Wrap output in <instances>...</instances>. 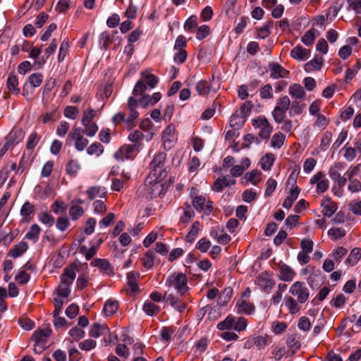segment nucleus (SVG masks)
Instances as JSON below:
<instances>
[{
	"label": "nucleus",
	"mask_w": 361,
	"mask_h": 361,
	"mask_svg": "<svg viewBox=\"0 0 361 361\" xmlns=\"http://www.w3.org/2000/svg\"><path fill=\"white\" fill-rule=\"evenodd\" d=\"M289 293L296 299H294L292 296L286 295L284 298V304L289 313L295 314L301 310L300 304H304L309 300L310 290L304 282L295 281L290 286Z\"/></svg>",
	"instance_id": "1"
},
{
	"label": "nucleus",
	"mask_w": 361,
	"mask_h": 361,
	"mask_svg": "<svg viewBox=\"0 0 361 361\" xmlns=\"http://www.w3.org/2000/svg\"><path fill=\"white\" fill-rule=\"evenodd\" d=\"M76 267L74 265L66 267L61 275V283L57 289L59 296L68 297L71 290L70 286L73 283L76 276Z\"/></svg>",
	"instance_id": "2"
},
{
	"label": "nucleus",
	"mask_w": 361,
	"mask_h": 361,
	"mask_svg": "<svg viewBox=\"0 0 361 361\" xmlns=\"http://www.w3.org/2000/svg\"><path fill=\"white\" fill-rule=\"evenodd\" d=\"M166 286L174 288L180 295H184L188 290V278L181 272H174L170 275L166 281Z\"/></svg>",
	"instance_id": "3"
},
{
	"label": "nucleus",
	"mask_w": 361,
	"mask_h": 361,
	"mask_svg": "<svg viewBox=\"0 0 361 361\" xmlns=\"http://www.w3.org/2000/svg\"><path fill=\"white\" fill-rule=\"evenodd\" d=\"M290 106V100L286 95L279 97L272 111V116L277 123H281L286 116V113Z\"/></svg>",
	"instance_id": "4"
},
{
	"label": "nucleus",
	"mask_w": 361,
	"mask_h": 361,
	"mask_svg": "<svg viewBox=\"0 0 361 361\" xmlns=\"http://www.w3.org/2000/svg\"><path fill=\"white\" fill-rule=\"evenodd\" d=\"M138 102L134 97H130L128 99L126 108L128 110V117L126 121V126L128 130H131L136 126V120L139 117V112L137 111Z\"/></svg>",
	"instance_id": "5"
},
{
	"label": "nucleus",
	"mask_w": 361,
	"mask_h": 361,
	"mask_svg": "<svg viewBox=\"0 0 361 361\" xmlns=\"http://www.w3.org/2000/svg\"><path fill=\"white\" fill-rule=\"evenodd\" d=\"M255 128L259 129V136L262 140H267L272 132V127L265 116H259L252 121Z\"/></svg>",
	"instance_id": "6"
},
{
	"label": "nucleus",
	"mask_w": 361,
	"mask_h": 361,
	"mask_svg": "<svg viewBox=\"0 0 361 361\" xmlns=\"http://www.w3.org/2000/svg\"><path fill=\"white\" fill-rule=\"evenodd\" d=\"M84 130L79 127H73L68 135L67 141H75V147L78 151H82L87 146L89 141L83 137Z\"/></svg>",
	"instance_id": "7"
},
{
	"label": "nucleus",
	"mask_w": 361,
	"mask_h": 361,
	"mask_svg": "<svg viewBox=\"0 0 361 361\" xmlns=\"http://www.w3.org/2000/svg\"><path fill=\"white\" fill-rule=\"evenodd\" d=\"M311 184H317L316 191L317 193H323L326 191L329 186V180L326 178L322 171H318L310 179Z\"/></svg>",
	"instance_id": "8"
},
{
	"label": "nucleus",
	"mask_w": 361,
	"mask_h": 361,
	"mask_svg": "<svg viewBox=\"0 0 361 361\" xmlns=\"http://www.w3.org/2000/svg\"><path fill=\"white\" fill-rule=\"evenodd\" d=\"M235 309L238 314L250 315L254 313L255 306L249 299L240 298L236 302Z\"/></svg>",
	"instance_id": "9"
},
{
	"label": "nucleus",
	"mask_w": 361,
	"mask_h": 361,
	"mask_svg": "<svg viewBox=\"0 0 361 361\" xmlns=\"http://www.w3.org/2000/svg\"><path fill=\"white\" fill-rule=\"evenodd\" d=\"M268 67L270 71V77L274 80L287 78L290 73L289 71L278 63L271 62L269 63Z\"/></svg>",
	"instance_id": "10"
},
{
	"label": "nucleus",
	"mask_w": 361,
	"mask_h": 361,
	"mask_svg": "<svg viewBox=\"0 0 361 361\" xmlns=\"http://www.w3.org/2000/svg\"><path fill=\"white\" fill-rule=\"evenodd\" d=\"M25 136L24 131L19 128H13L6 137V143L11 147H13L21 142Z\"/></svg>",
	"instance_id": "11"
},
{
	"label": "nucleus",
	"mask_w": 361,
	"mask_h": 361,
	"mask_svg": "<svg viewBox=\"0 0 361 361\" xmlns=\"http://www.w3.org/2000/svg\"><path fill=\"white\" fill-rule=\"evenodd\" d=\"M135 145H125L122 146L115 154V158L118 160L132 159L135 157Z\"/></svg>",
	"instance_id": "12"
},
{
	"label": "nucleus",
	"mask_w": 361,
	"mask_h": 361,
	"mask_svg": "<svg viewBox=\"0 0 361 361\" xmlns=\"http://www.w3.org/2000/svg\"><path fill=\"white\" fill-rule=\"evenodd\" d=\"M90 265L98 267L103 274L108 276H113L114 274V268L106 259L94 258L90 262Z\"/></svg>",
	"instance_id": "13"
},
{
	"label": "nucleus",
	"mask_w": 361,
	"mask_h": 361,
	"mask_svg": "<svg viewBox=\"0 0 361 361\" xmlns=\"http://www.w3.org/2000/svg\"><path fill=\"white\" fill-rule=\"evenodd\" d=\"M147 198L152 199L161 193L164 190V185L160 182H150L149 184H145L144 186Z\"/></svg>",
	"instance_id": "14"
},
{
	"label": "nucleus",
	"mask_w": 361,
	"mask_h": 361,
	"mask_svg": "<svg viewBox=\"0 0 361 361\" xmlns=\"http://www.w3.org/2000/svg\"><path fill=\"white\" fill-rule=\"evenodd\" d=\"M164 298L166 302H169V304L179 312H182L186 309V303L179 300L177 295L172 293L168 294L166 292Z\"/></svg>",
	"instance_id": "15"
},
{
	"label": "nucleus",
	"mask_w": 361,
	"mask_h": 361,
	"mask_svg": "<svg viewBox=\"0 0 361 361\" xmlns=\"http://www.w3.org/2000/svg\"><path fill=\"white\" fill-rule=\"evenodd\" d=\"M279 277L281 281H291L295 276L294 270L288 264L283 262L279 264Z\"/></svg>",
	"instance_id": "16"
},
{
	"label": "nucleus",
	"mask_w": 361,
	"mask_h": 361,
	"mask_svg": "<svg viewBox=\"0 0 361 361\" xmlns=\"http://www.w3.org/2000/svg\"><path fill=\"white\" fill-rule=\"evenodd\" d=\"M321 206L323 207V215L328 217H331L337 210L336 203L329 197L324 198L321 202Z\"/></svg>",
	"instance_id": "17"
},
{
	"label": "nucleus",
	"mask_w": 361,
	"mask_h": 361,
	"mask_svg": "<svg viewBox=\"0 0 361 361\" xmlns=\"http://www.w3.org/2000/svg\"><path fill=\"white\" fill-rule=\"evenodd\" d=\"M235 184V180L229 179L226 176H223L218 178L216 181L214 183L212 188L214 192H221L224 188L230 187L232 185Z\"/></svg>",
	"instance_id": "18"
},
{
	"label": "nucleus",
	"mask_w": 361,
	"mask_h": 361,
	"mask_svg": "<svg viewBox=\"0 0 361 361\" xmlns=\"http://www.w3.org/2000/svg\"><path fill=\"white\" fill-rule=\"evenodd\" d=\"M41 52V47H32L29 51V57L35 59L33 63V66L35 69L41 68L46 63V59L44 57L37 59Z\"/></svg>",
	"instance_id": "19"
},
{
	"label": "nucleus",
	"mask_w": 361,
	"mask_h": 361,
	"mask_svg": "<svg viewBox=\"0 0 361 361\" xmlns=\"http://www.w3.org/2000/svg\"><path fill=\"white\" fill-rule=\"evenodd\" d=\"M86 194L87 195L88 199L90 200H93L97 197L104 198L105 201L106 200V194L107 192L106 190V188L101 186H93L89 188L87 191Z\"/></svg>",
	"instance_id": "20"
},
{
	"label": "nucleus",
	"mask_w": 361,
	"mask_h": 361,
	"mask_svg": "<svg viewBox=\"0 0 361 361\" xmlns=\"http://www.w3.org/2000/svg\"><path fill=\"white\" fill-rule=\"evenodd\" d=\"M166 154L164 152L157 153L150 163V168L156 172L157 170H161L164 166Z\"/></svg>",
	"instance_id": "21"
},
{
	"label": "nucleus",
	"mask_w": 361,
	"mask_h": 361,
	"mask_svg": "<svg viewBox=\"0 0 361 361\" xmlns=\"http://www.w3.org/2000/svg\"><path fill=\"white\" fill-rule=\"evenodd\" d=\"M310 56V50L296 46L290 51V56L298 61H305Z\"/></svg>",
	"instance_id": "22"
},
{
	"label": "nucleus",
	"mask_w": 361,
	"mask_h": 361,
	"mask_svg": "<svg viewBox=\"0 0 361 361\" xmlns=\"http://www.w3.org/2000/svg\"><path fill=\"white\" fill-rule=\"evenodd\" d=\"M346 166V164L344 162H336L329 171V176L333 181H336L340 179L341 176V171H343Z\"/></svg>",
	"instance_id": "23"
},
{
	"label": "nucleus",
	"mask_w": 361,
	"mask_h": 361,
	"mask_svg": "<svg viewBox=\"0 0 361 361\" xmlns=\"http://www.w3.org/2000/svg\"><path fill=\"white\" fill-rule=\"evenodd\" d=\"M109 333V329L106 324H93L90 329L89 334L93 338H98L101 335Z\"/></svg>",
	"instance_id": "24"
},
{
	"label": "nucleus",
	"mask_w": 361,
	"mask_h": 361,
	"mask_svg": "<svg viewBox=\"0 0 361 361\" xmlns=\"http://www.w3.org/2000/svg\"><path fill=\"white\" fill-rule=\"evenodd\" d=\"M257 284L263 291L269 293L274 287L275 281L270 278L259 276L257 279Z\"/></svg>",
	"instance_id": "25"
},
{
	"label": "nucleus",
	"mask_w": 361,
	"mask_h": 361,
	"mask_svg": "<svg viewBox=\"0 0 361 361\" xmlns=\"http://www.w3.org/2000/svg\"><path fill=\"white\" fill-rule=\"evenodd\" d=\"M323 63L322 56H316L313 59L305 63V70L306 72H312L321 69Z\"/></svg>",
	"instance_id": "26"
},
{
	"label": "nucleus",
	"mask_w": 361,
	"mask_h": 361,
	"mask_svg": "<svg viewBox=\"0 0 361 361\" xmlns=\"http://www.w3.org/2000/svg\"><path fill=\"white\" fill-rule=\"evenodd\" d=\"M179 210H183V215L180 217V222L188 224L195 216V212L188 204H185L183 207H180Z\"/></svg>",
	"instance_id": "27"
},
{
	"label": "nucleus",
	"mask_w": 361,
	"mask_h": 361,
	"mask_svg": "<svg viewBox=\"0 0 361 361\" xmlns=\"http://www.w3.org/2000/svg\"><path fill=\"white\" fill-rule=\"evenodd\" d=\"M288 92L291 97L297 99L304 98L306 94L304 88L300 85L296 83L289 87Z\"/></svg>",
	"instance_id": "28"
},
{
	"label": "nucleus",
	"mask_w": 361,
	"mask_h": 361,
	"mask_svg": "<svg viewBox=\"0 0 361 361\" xmlns=\"http://www.w3.org/2000/svg\"><path fill=\"white\" fill-rule=\"evenodd\" d=\"M51 330L49 329H38L34 332L32 338L37 343H47V338L49 336Z\"/></svg>",
	"instance_id": "29"
},
{
	"label": "nucleus",
	"mask_w": 361,
	"mask_h": 361,
	"mask_svg": "<svg viewBox=\"0 0 361 361\" xmlns=\"http://www.w3.org/2000/svg\"><path fill=\"white\" fill-rule=\"evenodd\" d=\"M140 277V274L137 271H130L127 274L128 284L130 290L135 293L138 290V286L137 281Z\"/></svg>",
	"instance_id": "30"
},
{
	"label": "nucleus",
	"mask_w": 361,
	"mask_h": 361,
	"mask_svg": "<svg viewBox=\"0 0 361 361\" xmlns=\"http://www.w3.org/2000/svg\"><path fill=\"white\" fill-rule=\"evenodd\" d=\"M6 86L10 92L15 94L20 93L18 87V80L16 75H9L7 78Z\"/></svg>",
	"instance_id": "31"
},
{
	"label": "nucleus",
	"mask_w": 361,
	"mask_h": 361,
	"mask_svg": "<svg viewBox=\"0 0 361 361\" xmlns=\"http://www.w3.org/2000/svg\"><path fill=\"white\" fill-rule=\"evenodd\" d=\"M27 248L28 245L27 243L21 241L9 251V255L14 258L18 257L21 256L27 250Z\"/></svg>",
	"instance_id": "32"
},
{
	"label": "nucleus",
	"mask_w": 361,
	"mask_h": 361,
	"mask_svg": "<svg viewBox=\"0 0 361 361\" xmlns=\"http://www.w3.org/2000/svg\"><path fill=\"white\" fill-rule=\"evenodd\" d=\"M361 258V249L360 247H355L351 251L347 257L345 262L350 266H355Z\"/></svg>",
	"instance_id": "33"
},
{
	"label": "nucleus",
	"mask_w": 361,
	"mask_h": 361,
	"mask_svg": "<svg viewBox=\"0 0 361 361\" xmlns=\"http://www.w3.org/2000/svg\"><path fill=\"white\" fill-rule=\"evenodd\" d=\"M35 211V207L32 204L29 202H25L21 209H20V214L23 216V221L27 222L30 221L28 216L33 214Z\"/></svg>",
	"instance_id": "34"
},
{
	"label": "nucleus",
	"mask_w": 361,
	"mask_h": 361,
	"mask_svg": "<svg viewBox=\"0 0 361 361\" xmlns=\"http://www.w3.org/2000/svg\"><path fill=\"white\" fill-rule=\"evenodd\" d=\"M142 80L145 81L150 88H154L159 82V78L154 74H151L147 71L142 72L141 73Z\"/></svg>",
	"instance_id": "35"
},
{
	"label": "nucleus",
	"mask_w": 361,
	"mask_h": 361,
	"mask_svg": "<svg viewBox=\"0 0 361 361\" xmlns=\"http://www.w3.org/2000/svg\"><path fill=\"white\" fill-rule=\"evenodd\" d=\"M99 250V245L93 244L90 248H87L85 245L80 247V252L85 255L87 260L91 259L97 252Z\"/></svg>",
	"instance_id": "36"
},
{
	"label": "nucleus",
	"mask_w": 361,
	"mask_h": 361,
	"mask_svg": "<svg viewBox=\"0 0 361 361\" xmlns=\"http://www.w3.org/2000/svg\"><path fill=\"white\" fill-rule=\"evenodd\" d=\"M274 22L270 20L264 24L262 27L257 30V37L259 39H265L270 35V29L273 27Z\"/></svg>",
	"instance_id": "37"
},
{
	"label": "nucleus",
	"mask_w": 361,
	"mask_h": 361,
	"mask_svg": "<svg viewBox=\"0 0 361 361\" xmlns=\"http://www.w3.org/2000/svg\"><path fill=\"white\" fill-rule=\"evenodd\" d=\"M43 78L44 76L41 73H34L28 77L27 82L26 83H28L34 88L38 87L42 85Z\"/></svg>",
	"instance_id": "38"
},
{
	"label": "nucleus",
	"mask_w": 361,
	"mask_h": 361,
	"mask_svg": "<svg viewBox=\"0 0 361 361\" xmlns=\"http://www.w3.org/2000/svg\"><path fill=\"white\" fill-rule=\"evenodd\" d=\"M233 295V289L231 287L225 288L218 298V303L220 305H226Z\"/></svg>",
	"instance_id": "39"
},
{
	"label": "nucleus",
	"mask_w": 361,
	"mask_h": 361,
	"mask_svg": "<svg viewBox=\"0 0 361 361\" xmlns=\"http://www.w3.org/2000/svg\"><path fill=\"white\" fill-rule=\"evenodd\" d=\"M80 166L77 160L71 159L66 164V173L71 176H75L80 170Z\"/></svg>",
	"instance_id": "40"
},
{
	"label": "nucleus",
	"mask_w": 361,
	"mask_h": 361,
	"mask_svg": "<svg viewBox=\"0 0 361 361\" xmlns=\"http://www.w3.org/2000/svg\"><path fill=\"white\" fill-rule=\"evenodd\" d=\"M347 180H348V179L344 175L340 179H338L336 181H335L336 185L333 188L334 195H337L338 197H341L343 195V188L345 185Z\"/></svg>",
	"instance_id": "41"
},
{
	"label": "nucleus",
	"mask_w": 361,
	"mask_h": 361,
	"mask_svg": "<svg viewBox=\"0 0 361 361\" xmlns=\"http://www.w3.org/2000/svg\"><path fill=\"white\" fill-rule=\"evenodd\" d=\"M317 32H318L317 30H316L314 28L308 30L302 37L301 40L302 43L305 44L306 46L312 45L316 38Z\"/></svg>",
	"instance_id": "42"
},
{
	"label": "nucleus",
	"mask_w": 361,
	"mask_h": 361,
	"mask_svg": "<svg viewBox=\"0 0 361 361\" xmlns=\"http://www.w3.org/2000/svg\"><path fill=\"white\" fill-rule=\"evenodd\" d=\"M305 107V104H301L298 101H293L290 102L289 116H294L295 115H299L302 113Z\"/></svg>",
	"instance_id": "43"
},
{
	"label": "nucleus",
	"mask_w": 361,
	"mask_h": 361,
	"mask_svg": "<svg viewBox=\"0 0 361 361\" xmlns=\"http://www.w3.org/2000/svg\"><path fill=\"white\" fill-rule=\"evenodd\" d=\"M118 308L117 301L107 300L104 306V312L106 316H111L116 312Z\"/></svg>",
	"instance_id": "44"
},
{
	"label": "nucleus",
	"mask_w": 361,
	"mask_h": 361,
	"mask_svg": "<svg viewBox=\"0 0 361 361\" xmlns=\"http://www.w3.org/2000/svg\"><path fill=\"white\" fill-rule=\"evenodd\" d=\"M347 253L348 250L346 248L343 246H339L334 250L331 253V257L336 262L340 263L343 258L347 255Z\"/></svg>",
	"instance_id": "45"
},
{
	"label": "nucleus",
	"mask_w": 361,
	"mask_h": 361,
	"mask_svg": "<svg viewBox=\"0 0 361 361\" xmlns=\"http://www.w3.org/2000/svg\"><path fill=\"white\" fill-rule=\"evenodd\" d=\"M41 231L40 227L37 224H33L30 228V230L25 235V238L28 240L36 242L38 238Z\"/></svg>",
	"instance_id": "46"
},
{
	"label": "nucleus",
	"mask_w": 361,
	"mask_h": 361,
	"mask_svg": "<svg viewBox=\"0 0 361 361\" xmlns=\"http://www.w3.org/2000/svg\"><path fill=\"white\" fill-rule=\"evenodd\" d=\"M286 136L281 132L275 133L271 140V146L274 148H281L284 143Z\"/></svg>",
	"instance_id": "47"
},
{
	"label": "nucleus",
	"mask_w": 361,
	"mask_h": 361,
	"mask_svg": "<svg viewBox=\"0 0 361 361\" xmlns=\"http://www.w3.org/2000/svg\"><path fill=\"white\" fill-rule=\"evenodd\" d=\"M200 223L198 221H195L190 228V231L185 236V240L188 243H192L195 239L200 231Z\"/></svg>",
	"instance_id": "48"
},
{
	"label": "nucleus",
	"mask_w": 361,
	"mask_h": 361,
	"mask_svg": "<svg viewBox=\"0 0 361 361\" xmlns=\"http://www.w3.org/2000/svg\"><path fill=\"white\" fill-rule=\"evenodd\" d=\"M175 130V125L171 123L163 131L162 139L164 147H166V142H171V138L173 137Z\"/></svg>",
	"instance_id": "49"
},
{
	"label": "nucleus",
	"mask_w": 361,
	"mask_h": 361,
	"mask_svg": "<svg viewBox=\"0 0 361 361\" xmlns=\"http://www.w3.org/2000/svg\"><path fill=\"white\" fill-rule=\"evenodd\" d=\"M142 310L149 316L156 315L160 312V307L150 302H145Z\"/></svg>",
	"instance_id": "50"
},
{
	"label": "nucleus",
	"mask_w": 361,
	"mask_h": 361,
	"mask_svg": "<svg viewBox=\"0 0 361 361\" xmlns=\"http://www.w3.org/2000/svg\"><path fill=\"white\" fill-rule=\"evenodd\" d=\"M235 323V318L228 315L224 321L217 324L218 329L221 331L231 329Z\"/></svg>",
	"instance_id": "51"
},
{
	"label": "nucleus",
	"mask_w": 361,
	"mask_h": 361,
	"mask_svg": "<svg viewBox=\"0 0 361 361\" xmlns=\"http://www.w3.org/2000/svg\"><path fill=\"white\" fill-rule=\"evenodd\" d=\"M144 139V134L142 131L139 130H133L130 134L128 135V140L131 141L132 142L135 143V145H137L138 146L140 145V142Z\"/></svg>",
	"instance_id": "52"
},
{
	"label": "nucleus",
	"mask_w": 361,
	"mask_h": 361,
	"mask_svg": "<svg viewBox=\"0 0 361 361\" xmlns=\"http://www.w3.org/2000/svg\"><path fill=\"white\" fill-rule=\"evenodd\" d=\"M275 156L272 153H268L262 159V168L264 170H269L274 164Z\"/></svg>",
	"instance_id": "53"
},
{
	"label": "nucleus",
	"mask_w": 361,
	"mask_h": 361,
	"mask_svg": "<svg viewBox=\"0 0 361 361\" xmlns=\"http://www.w3.org/2000/svg\"><path fill=\"white\" fill-rule=\"evenodd\" d=\"M154 252L152 250H148L142 258V265L147 269L154 266Z\"/></svg>",
	"instance_id": "54"
},
{
	"label": "nucleus",
	"mask_w": 361,
	"mask_h": 361,
	"mask_svg": "<svg viewBox=\"0 0 361 361\" xmlns=\"http://www.w3.org/2000/svg\"><path fill=\"white\" fill-rule=\"evenodd\" d=\"M260 97L263 99H272L274 97L272 86L266 84L259 90Z\"/></svg>",
	"instance_id": "55"
},
{
	"label": "nucleus",
	"mask_w": 361,
	"mask_h": 361,
	"mask_svg": "<svg viewBox=\"0 0 361 361\" xmlns=\"http://www.w3.org/2000/svg\"><path fill=\"white\" fill-rule=\"evenodd\" d=\"M40 136L36 132H32L28 137L26 147L29 150H32L38 144Z\"/></svg>",
	"instance_id": "56"
},
{
	"label": "nucleus",
	"mask_w": 361,
	"mask_h": 361,
	"mask_svg": "<svg viewBox=\"0 0 361 361\" xmlns=\"http://www.w3.org/2000/svg\"><path fill=\"white\" fill-rule=\"evenodd\" d=\"M84 214L83 209L78 204H72L69 209V214L74 221L82 216Z\"/></svg>",
	"instance_id": "57"
},
{
	"label": "nucleus",
	"mask_w": 361,
	"mask_h": 361,
	"mask_svg": "<svg viewBox=\"0 0 361 361\" xmlns=\"http://www.w3.org/2000/svg\"><path fill=\"white\" fill-rule=\"evenodd\" d=\"M328 234L334 240H336L344 237L346 232L342 228H333L328 231Z\"/></svg>",
	"instance_id": "58"
},
{
	"label": "nucleus",
	"mask_w": 361,
	"mask_h": 361,
	"mask_svg": "<svg viewBox=\"0 0 361 361\" xmlns=\"http://www.w3.org/2000/svg\"><path fill=\"white\" fill-rule=\"evenodd\" d=\"M60 118L59 114L56 110H53L41 116V120L43 123H47L51 121H56Z\"/></svg>",
	"instance_id": "59"
},
{
	"label": "nucleus",
	"mask_w": 361,
	"mask_h": 361,
	"mask_svg": "<svg viewBox=\"0 0 361 361\" xmlns=\"http://www.w3.org/2000/svg\"><path fill=\"white\" fill-rule=\"evenodd\" d=\"M196 90L200 95H207L211 90V87L207 80H200L196 85Z\"/></svg>",
	"instance_id": "60"
},
{
	"label": "nucleus",
	"mask_w": 361,
	"mask_h": 361,
	"mask_svg": "<svg viewBox=\"0 0 361 361\" xmlns=\"http://www.w3.org/2000/svg\"><path fill=\"white\" fill-rule=\"evenodd\" d=\"M346 300L347 298L343 294L340 293L331 300L330 304L335 308H341L344 306Z\"/></svg>",
	"instance_id": "61"
},
{
	"label": "nucleus",
	"mask_w": 361,
	"mask_h": 361,
	"mask_svg": "<svg viewBox=\"0 0 361 361\" xmlns=\"http://www.w3.org/2000/svg\"><path fill=\"white\" fill-rule=\"evenodd\" d=\"M360 68L361 63L360 61H357L355 65L352 68L347 69L345 77V81L348 82L349 80H351L355 76Z\"/></svg>",
	"instance_id": "62"
},
{
	"label": "nucleus",
	"mask_w": 361,
	"mask_h": 361,
	"mask_svg": "<svg viewBox=\"0 0 361 361\" xmlns=\"http://www.w3.org/2000/svg\"><path fill=\"white\" fill-rule=\"evenodd\" d=\"M95 114L96 112L93 109L89 108L86 109L83 112V116L81 121L82 126H86V124H88L90 122H92V120L94 118Z\"/></svg>",
	"instance_id": "63"
},
{
	"label": "nucleus",
	"mask_w": 361,
	"mask_h": 361,
	"mask_svg": "<svg viewBox=\"0 0 361 361\" xmlns=\"http://www.w3.org/2000/svg\"><path fill=\"white\" fill-rule=\"evenodd\" d=\"M87 152L90 155L99 156L104 152V147L99 142H94L87 148Z\"/></svg>",
	"instance_id": "64"
}]
</instances>
